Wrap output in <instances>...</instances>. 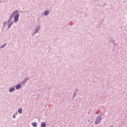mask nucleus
<instances>
[{
	"instance_id": "nucleus-1",
	"label": "nucleus",
	"mask_w": 127,
	"mask_h": 127,
	"mask_svg": "<svg viewBox=\"0 0 127 127\" xmlns=\"http://www.w3.org/2000/svg\"><path fill=\"white\" fill-rule=\"evenodd\" d=\"M14 17V22H17L18 21V18L19 17V13L18 11L16 10L14 11L11 15L10 18H12Z\"/></svg>"
},
{
	"instance_id": "nucleus-2",
	"label": "nucleus",
	"mask_w": 127,
	"mask_h": 127,
	"mask_svg": "<svg viewBox=\"0 0 127 127\" xmlns=\"http://www.w3.org/2000/svg\"><path fill=\"white\" fill-rule=\"evenodd\" d=\"M101 121H102V118H101L100 117H98L95 121V124H99V123H100Z\"/></svg>"
},
{
	"instance_id": "nucleus-3",
	"label": "nucleus",
	"mask_w": 127,
	"mask_h": 127,
	"mask_svg": "<svg viewBox=\"0 0 127 127\" xmlns=\"http://www.w3.org/2000/svg\"><path fill=\"white\" fill-rule=\"evenodd\" d=\"M31 125H32V126H33V127H37V123H35V122L32 123Z\"/></svg>"
},
{
	"instance_id": "nucleus-4",
	"label": "nucleus",
	"mask_w": 127,
	"mask_h": 127,
	"mask_svg": "<svg viewBox=\"0 0 127 127\" xmlns=\"http://www.w3.org/2000/svg\"><path fill=\"white\" fill-rule=\"evenodd\" d=\"M16 89L17 90H18L19 89H20V84H17L16 85Z\"/></svg>"
},
{
	"instance_id": "nucleus-5",
	"label": "nucleus",
	"mask_w": 127,
	"mask_h": 127,
	"mask_svg": "<svg viewBox=\"0 0 127 127\" xmlns=\"http://www.w3.org/2000/svg\"><path fill=\"white\" fill-rule=\"evenodd\" d=\"M14 90H15V89L14 88H12L11 89H10L9 90L10 93H12V92H13V91H14Z\"/></svg>"
},
{
	"instance_id": "nucleus-6",
	"label": "nucleus",
	"mask_w": 127,
	"mask_h": 127,
	"mask_svg": "<svg viewBox=\"0 0 127 127\" xmlns=\"http://www.w3.org/2000/svg\"><path fill=\"white\" fill-rule=\"evenodd\" d=\"M45 15H48L49 14V11H46L44 13Z\"/></svg>"
},
{
	"instance_id": "nucleus-7",
	"label": "nucleus",
	"mask_w": 127,
	"mask_h": 127,
	"mask_svg": "<svg viewBox=\"0 0 127 127\" xmlns=\"http://www.w3.org/2000/svg\"><path fill=\"white\" fill-rule=\"evenodd\" d=\"M13 24V21H11L10 22V23L9 24L8 27L9 28L11 26V25H12Z\"/></svg>"
},
{
	"instance_id": "nucleus-8",
	"label": "nucleus",
	"mask_w": 127,
	"mask_h": 127,
	"mask_svg": "<svg viewBox=\"0 0 127 127\" xmlns=\"http://www.w3.org/2000/svg\"><path fill=\"white\" fill-rule=\"evenodd\" d=\"M19 114H21V113H22V109H19L18 111Z\"/></svg>"
},
{
	"instance_id": "nucleus-9",
	"label": "nucleus",
	"mask_w": 127,
	"mask_h": 127,
	"mask_svg": "<svg viewBox=\"0 0 127 127\" xmlns=\"http://www.w3.org/2000/svg\"><path fill=\"white\" fill-rule=\"evenodd\" d=\"M46 127V123H43L41 125V127Z\"/></svg>"
},
{
	"instance_id": "nucleus-10",
	"label": "nucleus",
	"mask_w": 127,
	"mask_h": 127,
	"mask_svg": "<svg viewBox=\"0 0 127 127\" xmlns=\"http://www.w3.org/2000/svg\"><path fill=\"white\" fill-rule=\"evenodd\" d=\"M5 45H6V44H5L4 45L1 46L0 47V48H3V47H4V46H5Z\"/></svg>"
},
{
	"instance_id": "nucleus-11",
	"label": "nucleus",
	"mask_w": 127,
	"mask_h": 127,
	"mask_svg": "<svg viewBox=\"0 0 127 127\" xmlns=\"http://www.w3.org/2000/svg\"><path fill=\"white\" fill-rule=\"evenodd\" d=\"M13 119L15 118V115H14L13 116Z\"/></svg>"
},
{
	"instance_id": "nucleus-12",
	"label": "nucleus",
	"mask_w": 127,
	"mask_h": 127,
	"mask_svg": "<svg viewBox=\"0 0 127 127\" xmlns=\"http://www.w3.org/2000/svg\"><path fill=\"white\" fill-rule=\"evenodd\" d=\"M111 127H113V126H111Z\"/></svg>"
},
{
	"instance_id": "nucleus-13",
	"label": "nucleus",
	"mask_w": 127,
	"mask_h": 127,
	"mask_svg": "<svg viewBox=\"0 0 127 127\" xmlns=\"http://www.w3.org/2000/svg\"><path fill=\"white\" fill-rule=\"evenodd\" d=\"M1 2V1H0V3Z\"/></svg>"
}]
</instances>
